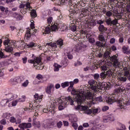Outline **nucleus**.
<instances>
[{"mask_svg": "<svg viewBox=\"0 0 130 130\" xmlns=\"http://www.w3.org/2000/svg\"><path fill=\"white\" fill-rule=\"evenodd\" d=\"M106 15L107 16L105 17V22L106 25L109 27H113L118 24V20L121 19L122 13L117 10H113L112 12L108 11Z\"/></svg>", "mask_w": 130, "mask_h": 130, "instance_id": "1", "label": "nucleus"}, {"mask_svg": "<svg viewBox=\"0 0 130 130\" xmlns=\"http://www.w3.org/2000/svg\"><path fill=\"white\" fill-rule=\"evenodd\" d=\"M67 91L68 92H71V94L75 96L74 100L78 104H81L83 101L86 100V98L93 101V94L91 92L88 93L86 97L84 94V91H82V90H76L73 89V87L69 86Z\"/></svg>", "mask_w": 130, "mask_h": 130, "instance_id": "2", "label": "nucleus"}, {"mask_svg": "<svg viewBox=\"0 0 130 130\" xmlns=\"http://www.w3.org/2000/svg\"><path fill=\"white\" fill-rule=\"evenodd\" d=\"M76 110H79V111H84L85 114H97L99 113V109H89V107L87 106H82L81 105H78L76 108Z\"/></svg>", "mask_w": 130, "mask_h": 130, "instance_id": "3", "label": "nucleus"}, {"mask_svg": "<svg viewBox=\"0 0 130 130\" xmlns=\"http://www.w3.org/2000/svg\"><path fill=\"white\" fill-rule=\"evenodd\" d=\"M106 102L108 104L110 105L114 103V102H116L117 104H118V106L120 107V108H123V105H122V101L119 100L118 96L113 95H110L108 98L106 99Z\"/></svg>", "mask_w": 130, "mask_h": 130, "instance_id": "4", "label": "nucleus"}, {"mask_svg": "<svg viewBox=\"0 0 130 130\" xmlns=\"http://www.w3.org/2000/svg\"><path fill=\"white\" fill-rule=\"evenodd\" d=\"M100 78L102 80H104V79H108V78H113V72L111 71V70H108L101 73Z\"/></svg>", "mask_w": 130, "mask_h": 130, "instance_id": "5", "label": "nucleus"}, {"mask_svg": "<svg viewBox=\"0 0 130 130\" xmlns=\"http://www.w3.org/2000/svg\"><path fill=\"white\" fill-rule=\"evenodd\" d=\"M110 88V86L106 82H100L97 85L96 92H98L99 90H109Z\"/></svg>", "mask_w": 130, "mask_h": 130, "instance_id": "6", "label": "nucleus"}, {"mask_svg": "<svg viewBox=\"0 0 130 130\" xmlns=\"http://www.w3.org/2000/svg\"><path fill=\"white\" fill-rule=\"evenodd\" d=\"M110 59L111 61L113 62V68L115 69H117L119 68V66H120V62L118 61V59L117 58V56L116 55H113L110 57Z\"/></svg>", "mask_w": 130, "mask_h": 130, "instance_id": "7", "label": "nucleus"}, {"mask_svg": "<svg viewBox=\"0 0 130 130\" xmlns=\"http://www.w3.org/2000/svg\"><path fill=\"white\" fill-rule=\"evenodd\" d=\"M50 46L51 47H54V48H56L57 47H59V48H62L63 47V40L61 39L58 40L56 43H51L49 44Z\"/></svg>", "mask_w": 130, "mask_h": 130, "instance_id": "8", "label": "nucleus"}, {"mask_svg": "<svg viewBox=\"0 0 130 130\" xmlns=\"http://www.w3.org/2000/svg\"><path fill=\"white\" fill-rule=\"evenodd\" d=\"M88 83L90 86L91 90H92L94 92H97V86L95 85L97 84L96 81L94 79H91L88 81Z\"/></svg>", "mask_w": 130, "mask_h": 130, "instance_id": "9", "label": "nucleus"}, {"mask_svg": "<svg viewBox=\"0 0 130 130\" xmlns=\"http://www.w3.org/2000/svg\"><path fill=\"white\" fill-rule=\"evenodd\" d=\"M56 127L54 122L47 121L44 125L45 128H53V127Z\"/></svg>", "mask_w": 130, "mask_h": 130, "instance_id": "10", "label": "nucleus"}, {"mask_svg": "<svg viewBox=\"0 0 130 130\" xmlns=\"http://www.w3.org/2000/svg\"><path fill=\"white\" fill-rule=\"evenodd\" d=\"M58 103V110H63L66 107V106L67 105V103H65L64 102H63L62 101L59 100Z\"/></svg>", "mask_w": 130, "mask_h": 130, "instance_id": "11", "label": "nucleus"}, {"mask_svg": "<svg viewBox=\"0 0 130 130\" xmlns=\"http://www.w3.org/2000/svg\"><path fill=\"white\" fill-rule=\"evenodd\" d=\"M32 57L34 58L35 63H34V67H36V66H38L41 62V58L40 57H37L34 56V54H32Z\"/></svg>", "mask_w": 130, "mask_h": 130, "instance_id": "12", "label": "nucleus"}, {"mask_svg": "<svg viewBox=\"0 0 130 130\" xmlns=\"http://www.w3.org/2000/svg\"><path fill=\"white\" fill-rule=\"evenodd\" d=\"M11 82L12 85H17L18 83H21V78L20 77H15L11 79Z\"/></svg>", "mask_w": 130, "mask_h": 130, "instance_id": "13", "label": "nucleus"}, {"mask_svg": "<svg viewBox=\"0 0 130 130\" xmlns=\"http://www.w3.org/2000/svg\"><path fill=\"white\" fill-rule=\"evenodd\" d=\"M122 50V52H123L125 54H129L130 53V49L128 46H123Z\"/></svg>", "mask_w": 130, "mask_h": 130, "instance_id": "14", "label": "nucleus"}, {"mask_svg": "<svg viewBox=\"0 0 130 130\" xmlns=\"http://www.w3.org/2000/svg\"><path fill=\"white\" fill-rule=\"evenodd\" d=\"M4 50L9 53H13L14 52V48L11 46H6Z\"/></svg>", "mask_w": 130, "mask_h": 130, "instance_id": "15", "label": "nucleus"}, {"mask_svg": "<svg viewBox=\"0 0 130 130\" xmlns=\"http://www.w3.org/2000/svg\"><path fill=\"white\" fill-rule=\"evenodd\" d=\"M33 123L32 125L35 126V127H38L39 128L41 126V124L40 123V121H37L36 119H34L32 120Z\"/></svg>", "mask_w": 130, "mask_h": 130, "instance_id": "16", "label": "nucleus"}, {"mask_svg": "<svg viewBox=\"0 0 130 130\" xmlns=\"http://www.w3.org/2000/svg\"><path fill=\"white\" fill-rule=\"evenodd\" d=\"M98 29L99 31L102 33H105L107 31V28L105 27L104 25H100Z\"/></svg>", "mask_w": 130, "mask_h": 130, "instance_id": "17", "label": "nucleus"}, {"mask_svg": "<svg viewBox=\"0 0 130 130\" xmlns=\"http://www.w3.org/2000/svg\"><path fill=\"white\" fill-rule=\"evenodd\" d=\"M88 13H89V10H88V9H82L80 16L83 17H84L85 16H87V15H88Z\"/></svg>", "mask_w": 130, "mask_h": 130, "instance_id": "18", "label": "nucleus"}, {"mask_svg": "<svg viewBox=\"0 0 130 130\" xmlns=\"http://www.w3.org/2000/svg\"><path fill=\"white\" fill-rule=\"evenodd\" d=\"M6 99L7 100V101H8V102H10L11 101H12V100H14V94H13V93H9L7 94H6Z\"/></svg>", "mask_w": 130, "mask_h": 130, "instance_id": "19", "label": "nucleus"}, {"mask_svg": "<svg viewBox=\"0 0 130 130\" xmlns=\"http://www.w3.org/2000/svg\"><path fill=\"white\" fill-rule=\"evenodd\" d=\"M53 88H54V85L50 84L46 89V93L47 94H50L51 93V89H53Z\"/></svg>", "mask_w": 130, "mask_h": 130, "instance_id": "20", "label": "nucleus"}, {"mask_svg": "<svg viewBox=\"0 0 130 130\" xmlns=\"http://www.w3.org/2000/svg\"><path fill=\"white\" fill-rule=\"evenodd\" d=\"M70 28L71 31L73 32H76V31H77V25L74 23L70 24Z\"/></svg>", "mask_w": 130, "mask_h": 130, "instance_id": "21", "label": "nucleus"}, {"mask_svg": "<svg viewBox=\"0 0 130 130\" xmlns=\"http://www.w3.org/2000/svg\"><path fill=\"white\" fill-rule=\"evenodd\" d=\"M96 46H99L100 47H106V43L101 42L100 41H98L95 43Z\"/></svg>", "mask_w": 130, "mask_h": 130, "instance_id": "22", "label": "nucleus"}, {"mask_svg": "<svg viewBox=\"0 0 130 130\" xmlns=\"http://www.w3.org/2000/svg\"><path fill=\"white\" fill-rule=\"evenodd\" d=\"M119 87L117 89L115 90L116 93L121 92L124 91V87L121 85H118Z\"/></svg>", "mask_w": 130, "mask_h": 130, "instance_id": "23", "label": "nucleus"}, {"mask_svg": "<svg viewBox=\"0 0 130 130\" xmlns=\"http://www.w3.org/2000/svg\"><path fill=\"white\" fill-rule=\"evenodd\" d=\"M11 116H12V115L10 113H5L3 115V118H6V119H10Z\"/></svg>", "mask_w": 130, "mask_h": 130, "instance_id": "24", "label": "nucleus"}, {"mask_svg": "<svg viewBox=\"0 0 130 130\" xmlns=\"http://www.w3.org/2000/svg\"><path fill=\"white\" fill-rule=\"evenodd\" d=\"M124 5H123L122 8H126L127 12H128V13H130V4L124 3Z\"/></svg>", "mask_w": 130, "mask_h": 130, "instance_id": "25", "label": "nucleus"}, {"mask_svg": "<svg viewBox=\"0 0 130 130\" xmlns=\"http://www.w3.org/2000/svg\"><path fill=\"white\" fill-rule=\"evenodd\" d=\"M66 100L67 102H70L71 105H73L74 104V100L72 99V96H69L66 98Z\"/></svg>", "mask_w": 130, "mask_h": 130, "instance_id": "26", "label": "nucleus"}, {"mask_svg": "<svg viewBox=\"0 0 130 130\" xmlns=\"http://www.w3.org/2000/svg\"><path fill=\"white\" fill-rule=\"evenodd\" d=\"M99 39L100 41H101L102 42L104 43H106V40H105V38H104V36L102 35H100L99 36Z\"/></svg>", "mask_w": 130, "mask_h": 130, "instance_id": "27", "label": "nucleus"}, {"mask_svg": "<svg viewBox=\"0 0 130 130\" xmlns=\"http://www.w3.org/2000/svg\"><path fill=\"white\" fill-rule=\"evenodd\" d=\"M54 70L55 72H58L59 69L61 68V66L58 64L57 63H54Z\"/></svg>", "mask_w": 130, "mask_h": 130, "instance_id": "28", "label": "nucleus"}, {"mask_svg": "<svg viewBox=\"0 0 130 130\" xmlns=\"http://www.w3.org/2000/svg\"><path fill=\"white\" fill-rule=\"evenodd\" d=\"M104 58H110L111 57H110V52L107 51L105 52L104 54Z\"/></svg>", "mask_w": 130, "mask_h": 130, "instance_id": "29", "label": "nucleus"}, {"mask_svg": "<svg viewBox=\"0 0 130 130\" xmlns=\"http://www.w3.org/2000/svg\"><path fill=\"white\" fill-rule=\"evenodd\" d=\"M30 16L32 18H36L37 17V13H36V10L33 9L30 12Z\"/></svg>", "mask_w": 130, "mask_h": 130, "instance_id": "30", "label": "nucleus"}, {"mask_svg": "<svg viewBox=\"0 0 130 130\" xmlns=\"http://www.w3.org/2000/svg\"><path fill=\"white\" fill-rule=\"evenodd\" d=\"M18 100H15V101H13L10 103H9V105H8L9 107H12V106H16L17 104H18Z\"/></svg>", "mask_w": 130, "mask_h": 130, "instance_id": "31", "label": "nucleus"}, {"mask_svg": "<svg viewBox=\"0 0 130 130\" xmlns=\"http://www.w3.org/2000/svg\"><path fill=\"white\" fill-rule=\"evenodd\" d=\"M9 101L7 99L3 100L1 102V105L3 107L6 106L7 105V103H9Z\"/></svg>", "mask_w": 130, "mask_h": 130, "instance_id": "32", "label": "nucleus"}, {"mask_svg": "<svg viewBox=\"0 0 130 130\" xmlns=\"http://www.w3.org/2000/svg\"><path fill=\"white\" fill-rule=\"evenodd\" d=\"M51 31V28H50L49 27H47L44 30V33H45V34H49Z\"/></svg>", "mask_w": 130, "mask_h": 130, "instance_id": "33", "label": "nucleus"}, {"mask_svg": "<svg viewBox=\"0 0 130 130\" xmlns=\"http://www.w3.org/2000/svg\"><path fill=\"white\" fill-rule=\"evenodd\" d=\"M69 12L70 13V16H74V15H77V11L74 9H70Z\"/></svg>", "mask_w": 130, "mask_h": 130, "instance_id": "34", "label": "nucleus"}, {"mask_svg": "<svg viewBox=\"0 0 130 130\" xmlns=\"http://www.w3.org/2000/svg\"><path fill=\"white\" fill-rule=\"evenodd\" d=\"M61 86L63 88H66V87H69L70 86V82H65L64 83H61Z\"/></svg>", "mask_w": 130, "mask_h": 130, "instance_id": "35", "label": "nucleus"}, {"mask_svg": "<svg viewBox=\"0 0 130 130\" xmlns=\"http://www.w3.org/2000/svg\"><path fill=\"white\" fill-rule=\"evenodd\" d=\"M51 30L52 31H57V30H58L57 28V25H56L55 24L52 25L51 26Z\"/></svg>", "mask_w": 130, "mask_h": 130, "instance_id": "36", "label": "nucleus"}, {"mask_svg": "<svg viewBox=\"0 0 130 130\" xmlns=\"http://www.w3.org/2000/svg\"><path fill=\"white\" fill-rule=\"evenodd\" d=\"M67 56L69 59H73V55L71 53V52H67Z\"/></svg>", "mask_w": 130, "mask_h": 130, "instance_id": "37", "label": "nucleus"}, {"mask_svg": "<svg viewBox=\"0 0 130 130\" xmlns=\"http://www.w3.org/2000/svg\"><path fill=\"white\" fill-rule=\"evenodd\" d=\"M93 78L94 80L97 81L98 80H99V78H100V75L98 73L94 74L93 75Z\"/></svg>", "mask_w": 130, "mask_h": 130, "instance_id": "38", "label": "nucleus"}, {"mask_svg": "<svg viewBox=\"0 0 130 130\" xmlns=\"http://www.w3.org/2000/svg\"><path fill=\"white\" fill-rule=\"evenodd\" d=\"M25 99H26V96H25V95H22L21 98H19L17 100L18 102H24L25 101Z\"/></svg>", "mask_w": 130, "mask_h": 130, "instance_id": "39", "label": "nucleus"}, {"mask_svg": "<svg viewBox=\"0 0 130 130\" xmlns=\"http://www.w3.org/2000/svg\"><path fill=\"white\" fill-rule=\"evenodd\" d=\"M22 19H23V16H22V15L18 13L16 17V20L17 21H21V20H22Z\"/></svg>", "mask_w": 130, "mask_h": 130, "instance_id": "40", "label": "nucleus"}, {"mask_svg": "<svg viewBox=\"0 0 130 130\" xmlns=\"http://www.w3.org/2000/svg\"><path fill=\"white\" fill-rule=\"evenodd\" d=\"M58 5L62 6L66 3V0H56Z\"/></svg>", "mask_w": 130, "mask_h": 130, "instance_id": "41", "label": "nucleus"}, {"mask_svg": "<svg viewBox=\"0 0 130 130\" xmlns=\"http://www.w3.org/2000/svg\"><path fill=\"white\" fill-rule=\"evenodd\" d=\"M24 126L26 128H30L32 126V124L30 123H24Z\"/></svg>", "mask_w": 130, "mask_h": 130, "instance_id": "42", "label": "nucleus"}, {"mask_svg": "<svg viewBox=\"0 0 130 130\" xmlns=\"http://www.w3.org/2000/svg\"><path fill=\"white\" fill-rule=\"evenodd\" d=\"M6 57H8V55L4 54V52H0V59L1 58H6Z\"/></svg>", "mask_w": 130, "mask_h": 130, "instance_id": "43", "label": "nucleus"}, {"mask_svg": "<svg viewBox=\"0 0 130 130\" xmlns=\"http://www.w3.org/2000/svg\"><path fill=\"white\" fill-rule=\"evenodd\" d=\"M56 126L58 128H60V127L62 126V122H61V121H59L56 123Z\"/></svg>", "mask_w": 130, "mask_h": 130, "instance_id": "44", "label": "nucleus"}, {"mask_svg": "<svg viewBox=\"0 0 130 130\" xmlns=\"http://www.w3.org/2000/svg\"><path fill=\"white\" fill-rule=\"evenodd\" d=\"M108 109H109V107L107 106H105L103 107L102 108V110L104 112L105 111H107V110H108Z\"/></svg>", "mask_w": 130, "mask_h": 130, "instance_id": "45", "label": "nucleus"}, {"mask_svg": "<svg viewBox=\"0 0 130 130\" xmlns=\"http://www.w3.org/2000/svg\"><path fill=\"white\" fill-rule=\"evenodd\" d=\"M119 81L121 82H126V77H121L119 78Z\"/></svg>", "mask_w": 130, "mask_h": 130, "instance_id": "46", "label": "nucleus"}, {"mask_svg": "<svg viewBox=\"0 0 130 130\" xmlns=\"http://www.w3.org/2000/svg\"><path fill=\"white\" fill-rule=\"evenodd\" d=\"M88 41L90 43H94V42H95V39L90 37L88 38Z\"/></svg>", "mask_w": 130, "mask_h": 130, "instance_id": "47", "label": "nucleus"}, {"mask_svg": "<svg viewBox=\"0 0 130 130\" xmlns=\"http://www.w3.org/2000/svg\"><path fill=\"white\" fill-rule=\"evenodd\" d=\"M117 130H126V128L125 127V125L121 124L120 128H118Z\"/></svg>", "mask_w": 130, "mask_h": 130, "instance_id": "48", "label": "nucleus"}, {"mask_svg": "<svg viewBox=\"0 0 130 130\" xmlns=\"http://www.w3.org/2000/svg\"><path fill=\"white\" fill-rule=\"evenodd\" d=\"M103 122H108L109 121V118L108 116L107 117H103Z\"/></svg>", "mask_w": 130, "mask_h": 130, "instance_id": "49", "label": "nucleus"}, {"mask_svg": "<svg viewBox=\"0 0 130 130\" xmlns=\"http://www.w3.org/2000/svg\"><path fill=\"white\" fill-rule=\"evenodd\" d=\"M0 123H1L2 124H3V125H5L6 124H7V121L6 119H5V118L4 119H3L2 120H1L0 121Z\"/></svg>", "mask_w": 130, "mask_h": 130, "instance_id": "50", "label": "nucleus"}, {"mask_svg": "<svg viewBox=\"0 0 130 130\" xmlns=\"http://www.w3.org/2000/svg\"><path fill=\"white\" fill-rule=\"evenodd\" d=\"M95 101H99L100 102H102L103 101V98H102V96H99L95 98Z\"/></svg>", "mask_w": 130, "mask_h": 130, "instance_id": "51", "label": "nucleus"}, {"mask_svg": "<svg viewBox=\"0 0 130 130\" xmlns=\"http://www.w3.org/2000/svg\"><path fill=\"white\" fill-rule=\"evenodd\" d=\"M34 98L35 100H40V101H41V99L39 98V95H38V93H36L35 95H34Z\"/></svg>", "mask_w": 130, "mask_h": 130, "instance_id": "52", "label": "nucleus"}, {"mask_svg": "<svg viewBox=\"0 0 130 130\" xmlns=\"http://www.w3.org/2000/svg\"><path fill=\"white\" fill-rule=\"evenodd\" d=\"M27 46L30 48L34 47V46H35V43L30 42L29 44L27 45Z\"/></svg>", "mask_w": 130, "mask_h": 130, "instance_id": "53", "label": "nucleus"}, {"mask_svg": "<svg viewBox=\"0 0 130 130\" xmlns=\"http://www.w3.org/2000/svg\"><path fill=\"white\" fill-rule=\"evenodd\" d=\"M52 20L53 18L52 17H49L47 19V23L48 24H51L52 23Z\"/></svg>", "mask_w": 130, "mask_h": 130, "instance_id": "54", "label": "nucleus"}, {"mask_svg": "<svg viewBox=\"0 0 130 130\" xmlns=\"http://www.w3.org/2000/svg\"><path fill=\"white\" fill-rule=\"evenodd\" d=\"M10 121V122H12L13 123H14V122H16V121H17V120L16 119V118H15V117H11Z\"/></svg>", "mask_w": 130, "mask_h": 130, "instance_id": "55", "label": "nucleus"}, {"mask_svg": "<svg viewBox=\"0 0 130 130\" xmlns=\"http://www.w3.org/2000/svg\"><path fill=\"white\" fill-rule=\"evenodd\" d=\"M31 22V24H30V28L31 29H34L35 28V25L34 24V23H33V22H34V21L33 20L30 21Z\"/></svg>", "mask_w": 130, "mask_h": 130, "instance_id": "56", "label": "nucleus"}, {"mask_svg": "<svg viewBox=\"0 0 130 130\" xmlns=\"http://www.w3.org/2000/svg\"><path fill=\"white\" fill-rule=\"evenodd\" d=\"M37 79H38V80H42V79H43V76L41 75V74H38L37 76H36Z\"/></svg>", "mask_w": 130, "mask_h": 130, "instance_id": "57", "label": "nucleus"}, {"mask_svg": "<svg viewBox=\"0 0 130 130\" xmlns=\"http://www.w3.org/2000/svg\"><path fill=\"white\" fill-rule=\"evenodd\" d=\"M82 65V62L80 61H78L77 62L74 63L75 67H78V66Z\"/></svg>", "mask_w": 130, "mask_h": 130, "instance_id": "58", "label": "nucleus"}, {"mask_svg": "<svg viewBox=\"0 0 130 130\" xmlns=\"http://www.w3.org/2000/svg\"><path fill=\"white\" fill-rule=\"evenodd\" d=\"M9 43H10V40H6L4 41V45H7V46H9Z\"/></svg>", "mask_w": 130, "mask_h": 130, "instance_id": "59", "label": "nucleus"}, {"mask_svg": "<svg viewBox=\"0 0 130 130\" xmlns=\"http://www.w3.org/2000/svg\"><path fill=\"white\" fill-rule=\"evenodd\" d=\"M18 13L17 12H14V13L12 14V17L14 19H17V17L18 16Z\"/></svg>", "mask_w": 130, "mask_h": 130, "instance_id": "60", "label": "nucleus"}, {"mask_svg": "<svg viewBox=\"0 0 130 130\" xmlns=\"http://www.w3.org/2000/svg\"><path fill=\"white\" fill-rule=\"evenodd\" d=\"M28 84H29V81L26 80L22 84V86H23V87H27V86H28Z\"/></svg>", "mask_w": 130, "mask_h": 130, "instance_id": "61", "label": "nucleus"}, {"mask_svg": "<svg viewBox=\"0 0 130 130\" xmlns=\"http://www.w3.org/2000/svg\"><path fill=\"white\" fill-rule=\"evenodd\" d=\"M123 105H125V106H128L130 105V101L128 100L127 101L125 102H123Z\"/></svg>", "mask_w": 130, "mask_h": 130, "instance_id": "62", "label": "nucleus"}, {"mask_svg": "<svg viewBox=\"0 0 130 130\" xmlns=\"http://www.w3.org/2000/svg\"><path fill=\"white\" fill-rule=\"evenodd\" d=\"M63 124L64 126H69V122L68 121H63Z\"/></svg>", "mask_w": 130, "mask_h": 130, "instance_id": "63", "label": "nucleus"}, {"mask_svg": "<svg viewBox=\"0 0 130 130\" xmlns=\"http://www.w3.org/2000/svg\"><path fill=\"white\" fill-rule=\"evenodd\" d=\"M72 126L75 129H77V128H78V124L76 123H73L72 124Z\"/></svg>", "mask_w": 130, "mask_h": 130, "instance_id": "64", "label": "nucleus"}]
</instances>
